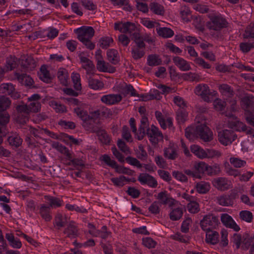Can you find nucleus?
I'll return each mask as SVG.
<instances>
[{"instance_id": "obj_1", "label": "nucleus", "mask_w": 254, "mask_h": 254, "mask_svg": "<svg viewBox=\"0 0 254 254\" xmlns=\"http://www.w3.org/2000/svg\"><path fill=\"white\" fill-rule=\"evenodd\" d=\"M240 190L238 189L231 190L228 194H223L217 197V200L219 205L223 206H233L234 200L239 198Z\"/></svg>"}, {"instance_id": "obj_2", "label": "nucleus", "mask_w": 254, "mask_h": 254, "mask_svg": "<svg viewBox=\"0 0 254 254\" xmlns=\"http://www.w3.org/2000/svg\"><path fill=\"white\" fill-rule=\"evenodd\" d=\"M220 224L218 217L212 214L205 215L200 222V225L203 231L215 229Z\"/></svg>"}, {"instance_id": "obj_3", "label": "nucleus", "mask_w": 254, "mask_h": 254, "mask_svg": "<svg viewBox=\"0 0 254 254\" xmlns=\"http://www.w3.org/2000/svg\"><path fill=\"white\" fill-rule=\"evenodd\" d=\"M209 17L210 21L207 22L206 24L208 29L219 31L227 27L228 23L225 19L218 16Z\"/></svg>"}, {"instance_id": "obj_4", "label": "nucleus", "mask_w": 254, "mask_h": 254, "mask_svg": "<svg viewBox=\"0 0 254 254\" xmlns=\"http://www.w3.org/2000/svg\"><path fill=\"white\" fill-rule=\"evenodd\" d=\"M195 131L200 138L205 142H209L213 139V133L210 129L206 125L205 122L198 125Z\"/></svg>"}, {"instance_id": "obj_5", "label": "nucleus", "mask_w": 254, "mask_h": 254, "mask_svg": "<svg viewBox=\"0 0 254 254\" xmlns=\"http://www.w3.org/2000/svg\"><path fill=\"white\" fill-rule=\"evenodd\" d=\"M93 114L94 115L93 121H91L88 123H82V126L86 130L92 132H96L98 135V133L103 130H101L100 127L98 126L100 124V121L98 120L100 116V112L99 111H96L93 112Z\"/></svg>"}, {"instance_id": "obj_6", "label": "nucleus", "mask_w": 254, "mask_h": 254, "mask_svg": "<svg viewBox=\"0 0 254 254\" xmlns=\"http://www.w3.org/2000/svg\"><path fill=\"white\" fill-rule=\"evenodd\" d=\"M218 140L224 145H227L234 141L237 136L233 130L224 129L218 132Z\"/></svg>"}, {"instance_id": "obj_7", "label": "nucleus", "mask_w": 254, "mask_h": 254, "mask_svg": "<svg viewBox=\"0 0 254 254\" xmlns=\"http://www.w3.org/2000/svg\"><path fill=\"white\" fill-rule=\"evenodd\" d=\"M74 31L77 34V39L79 41H82L83 39H87V38H92L95 33L93 27L85 26L78 28L75 29Z\"/></svg>"}, {"instance_id": "obj_8", "label": "nucleus", "mask_w": 254, "mask_h": 254, "mask_svg": "<svg viewBox=\"0 0 254 254\" xmlns=\"http://www.w3.org/2000/svg\"><path fill=\"white\" fill-rule=\"evenodd\" d=\"M146 134L150 138L149 140L153 144H157L159 139L163 138L162 133L159 131L158 128L154 125H152L151 128H148L146 130Z\"/></svg>"}, {"instance_id": "obj_9", "label": "nucleus", "mask_w": 254, "mask_h": 254, "mask_svg": "<svg viewBox=\"0 0 254 254\" xmlns=\"http://www.w3.org/2000/svg\"><path fill=\"white\" fill-rule=\"evenodd\" d=\"M20 64L22 69L26 71L33 70L36 66V64L33 58L30 56L21 57Z\"/></svg>"}, {"instance_id": "obj_10", "label": "nucleus", "mask_w": 254, "mask_h": 254, "mask_svg": "<svg viewBox=\"0 0 254 254\" xmlns=\"http://www.w3.org/2000/svg\"><path fill=\"white\" fill-rule=\"evenodd\" d=\"M212 183L216 188L221 191H225L232 188L230 182L226 178L219 177L214 179Z\"/></svg>"}, {"instance_id": "obj_11", "label": "nucleus", "mask_w": 254, "mask_h": 254, "mask_svg": "<svg viewBox=\"0 0 254 254\" xmlns=\"http://www.w3.org/2000/svg\"><path fill=\"white\" fill-rule=\"evenodd\" d=\"M138 180L142 184H146L148 186L155 188L157 187L158 183L155 179L147 173H141L138 177Z\"/></svg>"}, {"instance_id": "obj_12", "label": "nucleus", "mask_w": 254, "mask_h": 254, "mask_svg": "<svg viewBox=\"0 0 254 254\" xmlns=\"http://www.w3.org/2000/svg\"><path fill=\"white\" fill-rule=\"evenodd\" d=\"M253 96H245L241 99L242 107L247 112H254V102Z\"/></svg>"}, {"instance_id": "obj_13", "label": "nucleus", "mask_w": 254, "mask_h": 254, "mask_svg": "<svg viewBox=\"0 0 254 254\" xmlns=\"http://www.w3.org/2000/svg\"><path fill=\"white\" fill-rule=\"evenodd\" d=\"M148 118L145 116H143L141 121L140 125L138 128V133L137 134V138L138 140H142L146 134V130L149 127Z\"/></svg>"}, {"instance_id": "obj_14", "label": "nucleus", "mask_w": 254, "mask_h": 254, "mask_svg": "<svg viewBox=\"0 0 254 254\" xmlns=\"http://www.w3.org/2000/svg\"><path fill=\"white\" fill-rule=\"evenodd\" d=\"M122 99L121 95L119 94H109L103 96L101 101L108 105H113L120 102Z\"/></svg>"}, {"instance_id": "obj_15", "label": "nucleus", "mask_w": 254, "mask_h": 254, "mask_svg": "<svg viewBox=\"0 0 254 254\" xmlns=\"http://www.w3.org/2000/svg\"><path fill=\"white\" fill-rule=\"evenodd\" d=\"M74 112L82 120V123H88L90 121H93V119L94 117V115L93 114V113H92V115H89L87 111L81 110L79 108H75Z\"/></svg>"}, {"instance_id": "obj_16", "label": "nucleus", "mask_w": 254, "mask_h": 254, "mask_svg": "<svg viewBox=\"0 0 254 254\" xmlns=\"http://www.w3.org/2000/svg\"><path fill=\"white\" fill-rule=\"evenodd\" d=\"M206 231V239L205 241L207 243H210L212 245L216 244L219 241V233L211 229L205 230Z\"/></svg>"}, {"instance_id": "obj_17", "label": "nucleus", "mask_w": 254, "mask_h": 254, "mask_svg": "<svg viewBox=\"0 0 254 254\" xmlns=\"http://www.w3.org/2000/svg\"><path fill=\"white\" fill-rule=\"evenodd\" d=\"M173 61L175 65L182 71H188L191 68L188 62L182 58L174 57Z\"/></svg>"}, {"instance_id": "obj_18", "label": "nucleus", "mask_w": 254, "mask_h": 254, "mask_svg": "<svg viewBox=\"0 0 254 254\" xmlns=\"http://www.w3.org/2000/svg\"><path fill=\"white\" fill-rule=\"evenodd\" d=\"M157 199L161 201L163 204L169 203V206L172 207L175 205L177 201L174 198L167 196V191H164L159 192L157 196Z\"/></svg>"}, {"instance_id": "obj_19", "label": "nucleus", "mask_w": 254, "mask_h": 254, "mask_svg": "<svg viewBox=\"0 0 254 254\" xmlns=\"http://www.w3.org/2000/svg\"><path fill=\"white\" fill-rule=\"evenodd\" d=\"M64 233L67 235L69 238H76L78 236V229L74 225V222L71 221L64 229Z\"/></svg>"}, {"instance_id": "obj_20", "label": "nucleus", "mask_w": 254, "mask_h": 254, "mask_svg": "<svg viewBox=\"0 0 254 254\" xmlns=\"http://www.w3.org/2000/svg\"><path fill=\"white\" fill-rule=\"evenodd\" d=\"M39 76V78L45 82L49 83L51 82L52 77L50 76L49 71L47 70L45 65L41 66Z\"/></svg>"}, {"instance_id": "obj_21", "label": "nucleus", "mask_w": 254, "mask_h": 254, "mask_svg": "<svg viewBox=\"0 0 254 254\" xmlns=\"http://www.w3.org/2000/svg\"><path fill=\"white\" fill-rule=\"evenodd\" d=\"M80 61L85 64L82 66V67L86 70L87 73H91L95 69V66L93 62L85 57H81Z\"/></svg>"}, {"instance_id": "obj_22", "label": "nucleus", "mask_w": 254, "mask_h": 254, "mask_svg": "<svg viewBox=\"0 0 254 254\" xmlns=\"http://www.w3.org/2000/svg\"><path fill=\"white\" fill-rule=\"evenodd\" d=\"M132 39L135 43L136 46L134 47L135 48L145 49L146 45L143 41V36H141L139 33H133Z\"/></svg>"}, {"instance_id": "obj_23", "label": "nucleus", "mask_w": 254, "mask_h": 254, "mask_svg": "<svg viewBox=\"0 0 254 254\" xmlns=\"http://www.w3.org/2000/svg\"><path fill=\"white\" fill-rule=\"evenodd\" d=\"M149 8L150 10L156 14L163 15L164 14V7L157 2H151Z\"/></svg>"}, {"instance_id": "obj_24", "label": "nucleus", "mask_w": 254, "mask_h": 254, "mask_svg": "<svg viewBox=\"0 0 254 254\" xmlns=\"http://www.w3.org/2000/svg\"><path fill=\"white\" fill-rule=\"evenodd\" d=\"M157 32L160 36L164 38L171 37L174 34L173 31L171 28L167 27H161L157 29Z\"/></svg>"}, {"instance_id": "obj_25", "label": "nucleus", "mask_w": 254, "mask_h": 254, "mask_svg": "<svg viewBox=\"0 0 254 254\" xmlns=\"http://www.w3.org/2000/svg\"><path fill=\"white\" fill-rule=\"evenodd\" d=\"M7 141L10 145L16 148L20 146L22 142V139L18 134L10 136L7 138Z\"/></svg>"}, {"instance_id": "obj_26", "label": "nucleus", "mask_w": 254, "mask_h": 254, "mask_svg": "<svg viewBox=\"0 0 254 254\" xmlns=\"http://www.w3.org/2000/svg\"><path fill=\"white\" fill-rule=\"evenodd\" d=\"M17 78L18 80H21L23 84L29 87L30 88L36 87L35 86H33V84L34 83L33 79L25 74L19 75L18 76H17Z\"/></svg>"}, {"instance_id": "obj_27", "label": "nucleus", "mask_w": 254, "mask_h": 254, "mask_svg": "<svg viewBox=\"0 0 254 254\" xmlns=\"http://www.w3.org/2000/svg\"><path fill=\"white\" fill-rule=\"evenodd\" d=\"M14 90V87L11 83H3L0 85V94L10 95Z\"/></svg>"}, {"instance_id": "obj_28", "label": "nucleus", "mask_w": 254, "mask_h": 254, "mask_svg": "<svg viewBox=\"0 0 254 254\" xmlns=\"http://www.w3.org/2000/svg\"><path fill=\"white\" fill-rule=\"evenodd\" d=\"M118 51L115 49H110L107 51L108 60L113 64H116L119 62L118 59Z\"/></svg>"}, {"instance_id": "obj_29", "label": "nucleus", "mask_w": 254, "mask_h": 254, "mask_svg": "<svg viewBox=\"0 0 254 254\" xmlns=\"http://www.w3.org/2000/svg\"><path fill=\"white\" fill-rule=\"evenodd\" d=\"M89 86L94 90L101 89L104 87V83L98 80L90 77L88 79Z\"/></svg>"}, {"instance_id": "obj_30", "label": "nucleus", "mask_w": 254, "mask_h": 254, "mask_svg": "<svg viewBox=\"0 0 254 254\" xmlns=\"http://www.w3.org/2000/svg\"><path fill=\"white\" fill-rule=\"evenodd\" d=\"M164 155L165 157L171 160H174L178 157L176 150L172 146L164 149Z\"/></svg>"}, {"instance_id": "obj_31", "label": "nucleus", "mask_w": 254, "mask_h": 254, "mask_svg": "<svg viewBox=\"0 0 254 254\" xmlns=\"http://www.w3.org/2000/svg\"><path fill=\"white\" fill-rule=\"evenodd\" d=\"M50 207L42 205L40 209V213L43 219L46 221H49L52 217L50 215Z\"/></svg>"}, {"instance_id": "obj_32", "label": "nucleus", "mask_w": 254, "mask_h": 254, "mask_svg": "<svg viewBox=\"0 0 254 254\" xmlns=\"http://www.w3.org/2000/svg\"><path fill=\"white\" fill-rule=\"evenodd\" d=\"M56 225L59 227H63L68 223L67 217H64L61 214H58L55 219Z\"/></svg>"}, {"instance_id": "obj_33", "label": "nucleus", "mask_w": 254, "mask_h": 254, "mask_svg": "<svg viewBox=\"0 0 254 254\" xmlns=\"http://www.w3.org/2000/svg\"><path fill=\"white\" fill-rule=\"evenodd\" d=\"M15 109L18 113H24L27 115L30 114L28 105L25 104L23 101H20L19 104L15 106Z\"/></svg>"}, {"instance_id": "obj_34", "label": "nucleus", "mask_w": 254, "mask_h": 254, "mask_svg": "<svg viewBox=\"0 0 254 254\" xmlns=\"http://www.w3.org/2000/svg\"><path fill=\"white\" fill-rule=\"evenodd\" d=\"M10 115L5 110H0V125L6 126L9 122Z\"/></svg>"}, {"instance_id": "obj_35", "label": "nucleus", "mask_w": 254, "mask_h": 254, "mask_svg": "<svg viewBox=\"0 0 254 254\" xmlns=\"http://www.w3.org/2000/svg\"><path fill=\"white\" fill-rule=\"evenodd\" d=\"M183 214V210L180 208L174 209L170 213V218L173 221L179 220Z\"/></svg>"}, {"instance_id": "obj_36", "label": "nucleus", "mask_w": 254, "mask_h": 254, "mask_svg": "<svg viewBox=\"0 0 254 254\" xmlns=\"http://www.w3.org/2000/svg\"><path fill=\"white\" fill-rule=\"evenodd\" d=\"M136 29V27L133 23L127 22L123 24V33H131Z\"/></svg>"}, {"instance_id": "obj_37", "label": "nucleus", "mask_w": 254, "mask_h": 254, "mask_svg": "<svg viewBox=\"0 0 254 254\" xmlns=\"http://www.w3.org/2000/svg\"><path fill=\"white\" fill-rule=\"evenodd\" d=\"M11 104V101L9 98L4 96L0 97V110L6 111Z\"/></svg>"}, {"instance_id": "obj_38", "label": "nucleus", "mask_w": 254, "mask_h": 254, "mask_svg": "<svg viewBox=\"0 0 254 254\" xmlns=\"http://www.w3.org/2000/svg\"><path fill=\"white\" fill-rule=\"evenodd\" d=\"M131 55L134 60H137L141 59L145 55L144 49L134 47L131 50Z\"/></svg>"}, {"instance_id": "obj_39", "label": "nucleus", "mask_w": 254, "mask_h": 254, "mask_svg": "<svg viewBox=\"0 0 254 254\" xmlns=\"http://www.w3.org/2000/svg\"><path fill=\"white\" fill-rule=\"evenodd\" d=\"M243 36L245 39L254 38V23L250 24L246 28Z\"/></svg>"}, {"instance_id": "obj_40", "label": "nucleus", "mask_w": 254, "mask_h": 254, "mask_svg": "<svg viewBox=\"0 0 254 254\" xmlns=\"http://www.w3.org/2000/svg\"><path fill=\"white\" fill-rule=\"evenodd\" d=\"M196 188L199 193H205L209 191L210 186L207 183L201 182L196 184Z\"/></svg>"}, {"instance_id": "obj_41", "label": "nucleus", "mask_w": 254, "mask_h": 254, "mask_svg": "<svg viewBox=\"0 0 254 254\" xmlns=\"http://www.w3.org/2000/svg\"><path fill=\"white\" fill-rule=\"evenodd\" d=\"M45 198L48 200L50 202V207L53 206H57L60 207L62 205L61 201L60 199L57 197L49 196V195H45L44 196Z\"/></svg>"}, {"instance_id": "obj_42", "label": "nucleus", "mask_w": 254, "mask_h": 254, "mask_svg": "<svg viewBox=\"0 0 254 254\" xmlns=\"http://www.w3.org/2000/svg\"><path fill=\"white\" fill-rule=\"evenodd\" d=\"M148 64L150 66L158 65L161 64V59L156 55H149L147 59Z\"/></svg>"}, {"instance_id": "obj_43", "label": "nucleus", "mask_w": 254, "mask_h": 254, "mask_svg": "<svg viewBox=\"0 0 254 254\" xmlns=\"http://www.w3.org/2000/svg\"><path fill=\"white\" fill-rule=\"evenodd\" d=\"M100 159L104 161L107 165L112 167V168H117V163L113 160H111L110 157L106 154L102 155Z\"/></svg>"}, {"instance_id": "obj_44", "label": "nucleus", "mask_w": 254, "mask_h": 254, "mask_svg": "<svg viewBox=\"0 0 254 254\" xmlns=\"http://www.w3.org/2000/svg\"><path fill=\"white\" fill-rule=\"evenodd\" d=\"M240 216L242 220L249 223L251 222L253 218L252 213L248 210H243L241 211L240 213Z\"/></svg>"}, {"instance_id": "obj_45", "label": "nucleus", "mask_w": 254, "mask_h": 254, "mask_svg": "<svg viewBox=\"0 0 254 254\" xmlns=\"http://www.w3.org/2000/svg\"><path fill=\"white\" fill-rule=\"evenodd\" d=\"M71 78L74 83V88L76 90H80L81 89V85L80 83V75L78 73H73Z\"/></svg>"}, {"instance_id": "obj_46", "label": "nucleus", "mask_w": 254, "mask_h": 254, "mask_svg": "<svg viewBox=\"0 0 254 254\" xmlns=\"http://www.w3.org/2000/svg\"><path fill=\"white\" fill-rule=\"evenodd\" d=\"M50 106L53 107L57 113L66 112V107L64 105L59 104L55 101L50 102Z\"/></svg>"}, {"instance_id": "obj_47", "label": "nucleus", "mask_w": 254, "mask_h": 254, "mask_svg": "<svg viewBox=\"0 0 254 254\" xmlns=\"http://www.w3.org/2000/svg\"><path fill=\"white\" fill-rule=\"evenodd\" d=\"M58 77L61 82L64 85H66L67 83V74L65 71L61 68L58 72Z\"/></svg>"}, {"instance_id": "obj_48", "label": "nucleus", "mask_w": 254, "mask_h": 254, "mask_svg": "<svg viewBox=\"0 0 254 254\" xmlns=\"http://www.w3.org/2000/svg\"><path fill=\"white\" fill-rule=\"evenodd\" d=\"M98 136L102 142L105 144H109L110 142V138L106 132L103 130L98 133Z\"/></svg>"}, {"instance_id": "obj_49", "label": "nucleus", "mask_w": 254, "mask_h": 254, "mask_svg": "<svg viewBox=\"0 0 254 254\" xmlns=\"http://www.w3.org/2000/svg\"><path fill=\"white\" fill-rule=\"evenodd\" d=\"M195 168L199 174H206L207 168H208V165L204 162H200L197 165H195Z\"/></svg>"}, {"instance_id": "obj_50", "label": "nucleus", "mask_w": 254, "mask_h": 254, "mask_svg": "<svg viewBox=\"0 0 254 254\" xmlns=\"http://www.w3.org/2000/svg\"><path fill=\"white\" fill-rule=\"evenodd\" d=\"M41 103L39 102H33L28 105V108L29 109V113L31 112L37 113L39 111L41 108Z\"/></svg>"}, {"instance_id": "obj_51", "label": "nucleus", "mask_w": 254, "mask_h": 254, "mask_svg": "<svg viewBox=\"0 0 254 254\" xmlns=\"http://www.w3.org/2000/svg\"><path fill=\"white\" fill-rule=\"evenodd\" d=\"M116 169V171L121 174H124L128 175H132L134 172L133 170L129 169L128 168L124 167V166H120L117 164V168H115Z\"/></svg>"}, {"instance_id": "obj_52", "label": "nucleus", "mask_w": 254, "mask_h": 254, "mask_svg": "<svg viewBox=\"0 0 254 254\" xmlns=\"http://www.w3.org/2000/svg\"><path fill=\"white\" fill-rule=\"evenodd\" d=\"M189 212L192 213H196L199 211V204L195 201H190L188 204Z\"/></svg>"}, {"instance_id": "obj_53", "label": "nucleus", "mask_w": 254, "mask_h": 254, "mask_svg": "<svg viewBox=\"0 0 254 254\" xmlns=\"http://www.w3.org/2000/svg\"><path fill=\"white\" fill-rule=\"evenodd\" d=\"M109 63H106L104 61L98 59L97 63V69L102 72H107L108 70Z\"/></svg>"}, {"instance_id": "obj_54", "label": "nucleus", "mask_w": 254, "mask_h": 254, "mask_svg": "<svg viewBox=\"0 0 254 254\" xmlns=\"http://www.w3.org/2000/svg\"><path fill=\"white\" fill-rule=\"evenodd\" d=\"M113 42V40L111 37H105L101 38L100 40V46L102 48L107 49L111 43Z\"/></svg>"}, {"instance_id": "obj_55", "label": "nucleus", "mask_w": 254, "mask_h": 254, "mask_svg": "<svg viewBox=\"0 0 254 254\" xmlns=\"http://www.w3.org/2000/svg\"><path fill=\"white\" fill-rule=\"evenodd\" d=\"M210 94L208 86L206 85H203L202 91L200 95L205 101L209 102L210 98L209 95Z\"/></svg>"}, {"instance_id": "obj_56", "label": "nucleus", "mask_w": 254, "mask_h": 254, "mask_svg": "<svg viewBox=\"0 0 254 254\" xmlns=\"http://www.w3.org/2000/svg\"><path fill=\"white\" fill-rule=\"evenodd\" d=\"M221 220L222 223L226 227H229V224L233 222V219L228 214H222L221 216Z\"/></svg>"}, {"instance_id": "obj_57", "label": "nucleus", "mask_w": 254, "mask_h": 254, "mask_svg": "<svg viewBox=\"0 0 254 254\" xmlns=\"http://www.w3.org/2000/svg\"><path fill=\"white\" fill-rule=\"evenodd\" d=\"M142 242L143 244L149 249L154 248L156 245V242L150 237L143 239Z\"/></svg>"}, {"instance_id": "obj_58", "label": "nucleus", "mask_w": 254, "mask_h": 254, "mask_svg": "<svg viewBox=\"0 0 254 254\" xmlns=\"http://www.w3.org/2000/svg\"><path fill=\"white\" fill-rule=\"evenodd\" d=\"M126 180V177L124 176H121L119 178H113L111 181L115 185L118 187H123L124 185V182Z\"/></svg>"}, {"instance_id": "obj_59", "label": "nucleus", "mask_w": 254, "mask_h": 254, "mask_svg": "<svg viewBox=\"0 0 254 254\" xmlns=\"http://www.w3.org/2000/svg\"><path fill=\"white\" fill-rule=\"evenodd\" d=\"M230 161V163L236 168H240L246 164V161L237 158H231Z\"/></svg>"}, {"instance_id": "obj_60", "label": "nucleus", "mask_w": 254, "mask_h": 254, "mask_svg": "<svg viewBox=\"0 0 254 254\" xmlns=\"http://www.w3.org/2000/svg\"><path fill=\"white\" fill-rule=\"evenodd\" d=\"M125 160L127 163L131 165L136 166L137 167L139 168L142 167L141 164L135 158L131 156H128L126 158Z\"/></svg>"}, {"instance_id": "obj_61", "label": "nucleus", "mask_w": 254, "mask_h": 254, "mask_svg": "<svg viewBox=\"0 0 254 254\" xmlns=\"http://www.w3.org/2000/svg\"><path fill=\"white\" fill-rule=\"evenodd\" d=\"M220 172L219 166L215 165L212 167L208 165L206 174L208 175H216Z\"/></svg>"}, {"instance_id": "obj_62", "label": "nucleus", "mask_w": 254, "mask_h": 254, "mask_svg": "<svg viewBox=\"0 0 254 254\" xmlns=\"http://www.w3.org/2000/svg\"><path fill=\"white\" fill-rule=\"evenodd\" d=\"M156 164L161 168L167 167V164L164 159L161 156H157L155 158Z\"/></svg>"}, {"instance_id": "obj_63", "label": "nucleus", "mask_w": 254, "mask_h": 254, "mask_svg": "<svg viewBox=\"0 0 254 254\" xmlns=\"http://www.w3.org/2000/svg\"><path fill=\"white\" fill-rule=\"evenodd\" d=\"M127 192L128 195L131 196L134 198H137L140 194V192L138 190L135 189L134 187H128Z\"/></svg>"}, {"instance_id": "obj_64", "label": "nucleus", "mask_w": 254, "mask_h": 254, "mask_svg": "<svg viewBox=\"0 0 254 254\" xmlns=\"http://www.w3.org/2000/svg\"><path fill=\"white\" fill-rule=\"evenodd\" d=\"M244 116L248 124L254 127V112H247Z\"/></svg>"}]
</instances>
